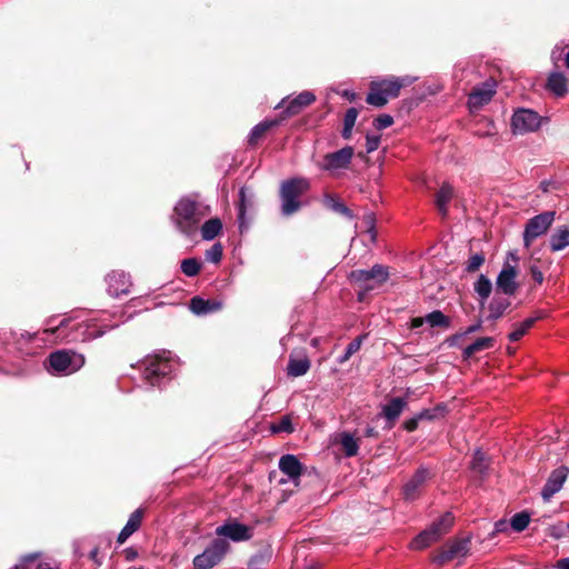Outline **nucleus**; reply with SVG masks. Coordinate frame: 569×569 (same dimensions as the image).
Listing matches in <instances>:
<instances>
[{"label": "nucleus", "instance_id": "nucleus-1", "mask_svg": "<svg viewBox=\"0 0 569 569\" xmlns=\"http://www.w3.org/2000/svg\"><path fill=\"white\" fill-rule=\"evenodd\" d=\"M117 326L112 325L102 328L96 319L80 320L78 316L64 317L56 327L44 329L43 333L56 335L54 339L60 342H84L103 336L108 330Z\"/></svg>", "mask_w": 569, "mask_h": 569}, {"label": "nucleus", "instance_id": "nucleus-2", "mask_svg": "<svg viewBox=\"0 0 569 569\" xmlns=\"http://www.w3.org/2000/svg\"><path fill=\"white\" fill-rule=\"evenodd\" d=\"M210 213V207L191 196L182 197L174 206L172 222L179 232L192 238L200 222Z\"/></svg>", "mask_w": 569, "mask_h": 569}, {"label": "nucleus", "instance_id": "nucleus-3", "mask_svg": "<svg viewBox=\"0 0 569 569\" xmlns=\"http://www.w3.org/2000/svg\"><path fill=\"white\" fill-rule=\"evenodd\" d=\"M413 81L415 78L409 76L372 81L366 101L373 107L381 108L387 104L389 99L397 98L401 88L410 86Z\"/></svg>", "mask_w": 569, "mask_h": 569}, {"label": "nucleus", "instance_id": "nucleus-4", "mask_svg": "<svg viewBox=\"0 0 569 569\" xmlns=\"http://www.w3.org/2000/svg\"><path fill=\"white\" fill-rule=\"evenodd\" d=\"M84 356L73 350H57L48 357L46 367L48 371L56 376H69L84 366Z\"/></svg>", "mask_w": 569, "mask_h": 569}, {"label": "nucleus", "instance_id": "nucleus-5", "mask_svg": "<svg viewBox=\"0 0 569 569\" xmlns=\"http://www.w3.org/2000/svg\"><path fill=\"white\" fill-rule=\"evenodd\" d=\"M309 188L310 183L306 178H293L283 181L280 188L281 213L288 217L297 212L301 207L299 198Z\"/></svg>", "mask_w": 569, "mask_h": 569}, {"label": "nucleus", "instance_id": "nucleus-6", "mask_svg": "<svg viewBox=\"0 0 569 569\" xmlns=\"http://www.w3.org/2000/svg\"><path fill=\"white\" fill-rule=\"evenodd\" d=\"M453 516L451 512H446L439 519L433 521L428 528L421 531L411 542L410 548L421 550L433 542L438 541L445 536L453 525Z\"/></svg>", "mask_w": 569, "mask_h": 569}, {"label": "nucleus", "instance_id": "nucleus-7", "mask_svg": "<svg viewBox=\"0 0 569 569\" xmlns=\"http://www.w3.org/2000/svg\"><path fill=\"white\" fill-rule=\"evenodd\" d=\"M143 379L151 386L158 385L160 378H164L173 371V363L170 353L163 351L161 355L148 356L142 361Z\"/></svg>", "mask_w": 569, "mask_h": 569}, {"label": "nucleus", "instance_id": "nucleus-8", "mask_svg": "<svg viewBox=\"0 0 569 569\" xmlns=\"http://www.w3.org/2000/svg\"><path fill=\"white\" fill-rule=\"evenodd\" d=\"M361 290L371 291L382 286L389 278V269L382 264H375L371 269L352 270L349 276Z\"/></svg>", "mask_w": 569, "mask_h": 569}, {"label": "nucleus", "instance_id": "nucleus-9", "mask_svg": "<svg viewBox=\"0 0 569 569\" xmlns=\"http://www.w3.org/2000/svg\"><path fill=\"white\" fill-rule=\"evenodd\" d=\"M517 263H518V257L513 252L508 253L507 260L503 262L502 268L500 272L497 276L496 279V291L511 297L515 296L519 284L517 282Z\"/></svg>", "mask_w": 569, "mask_h": 569}, {"label": "nucleus", "instance_id": "nucleus-10", "mask_svg": "<svg viewBox=\"0 0 569 569\" xmlns=\"http://www.w3.org/2000/svg\"><path fill=\"white\" fill-rule=\"evenodd\" d=\"M230 549L226 539H214L202 553L193 558V569H211L217 566Z\"/></svg>", "mask_w": 569, "mask_h": 569}, {"label": "nucleus", "instance_id": "nucleus-11", "mask_svg": "<svg viewBox=\"0 0 569 569\" xmlns=\"http://www.w3.org/2000/svg\"><path fill=\"white\" fill-rule=\"evenodd\" d=\"M542 117L538 112L519 108L511 117V129L515 134H525L537 131L542 123Z\"/></svg>", "mask_w": 569, "mask_h": 569}, {"label": "nucleus", "instance_id": "nucleus-12", "mask_svg": "<svg viewBox=\"0 0 569 569\" xmlns=\"http://www.w3.org/2000/svg\"><path fill=\"white\" fill-rule=\"evenodd\" d=\"M555 211H545L529 219L523 231V244L529 248L535 239L545 234L555 220Z\"/></svg>", "mask_w": 569, "mask_h": 569}, {"label": "nucleus", "instance_id": "nucleus-13", "mask_svg": "<svg viewBox=\"0 0 569 569\" xmlns=\"http://www.w3.org/2000/svg\"><path fill=\"white\" fill-rule=\"evenodd\" d=\"M497 92V81L489 78L480 84L473 87L468 96V107L470 110H478L489 103Z\"/></svg>", "mask_w": 569, "mask_h": 569}, {"label": "nucleus", "instance_id": "nucleus-14", "mask_svg": "<svg viewBox=\"0 0 569 569\" xmlns=\"http://www.w3.org/2000/svg\"><path fill=\"white\" fill-rule=\"evenodd\" d=\"M353 154V148L347 146L336 152L326 154L322 162L319 163V168L331 173L339 172L340 170H345L349 167Z\"/></svg>", "mask_w": 569, "mask_h": 569}, {"label": "nucleus", "instance_id": "nucleus-15", "mask_svg": "<svg viewBox=\"0 0 569 569\" xmlns=\"http://www.w3.org/2000/svg\"><path fill=\"white\" fill-rule=\"evenodd\" d=\"M470 549V539H457L448 542L436 556L435 561L439 565L466 557Z\"/></svg>", "mask_w": 569, "mask_h": 569}, {"label": "nucleus", "instance_id": "nucleus-16", "mask_svg": "<svg viewBox=\"0 0 569 569\" xmlns=\"http://www.w3.org/2000/svg\"><path fill=\"white\" fill-rule=\"evenodd\" d=\"M216 535L222 539L229 538L234 542H240L251 539L252 529L236 520H229L216 528Z\"/></svg>", "mask_w": 569, "mask_h": 569}, {"label": "nucleus", "instance_id": "nucleus-17", "mask_svg": "<svg viewBox=\"0 0 569 569\" xmlns=\"http://www.w3.org/2000/svg\"><path fill=\"white\" fill-rule=\"evenodd\" d=\"M432 477L431 471L420 467L403 486V496L407 500H415L421 492L427 481Z\"/></svg>", "mask_w": 569, "mask_h": 569}, {"label": "nucleus", "instance_id": "nucleus-18", "mask_svg": "<svg viewBox=\"0 0 569 569\" xmlns=\"http://www.w3.org/2000/svg\"><path fill=\"white\" fill-rule=\"evenodd\" d=\"M316 96L310 91H303L296 98L289 100L283 99L276 108H284V117L298 114L305 107L315 102Z\"/></svg>", "mask_w": 569, "mask_h": 569}, {"label": "nucleus", "instance_id": "nucleus-19", "mask_svg": "<svg viewBox=\"0 0 569 569\" xmlns=\"http://www.w3.org/2000/svg\"><path fill=\"white\" fill-rule=\"evenodd\" d=\"M568 472V468L559 467L550 473L549 478L547 479V482L545 483L541 490V496L543 500L549 501L551 497H553V495L561 490L567 479Z\"/></svg>", "mask_w": 569, "mask_h": 569}, {"label": "nucleus", "instance_id": "nucleus-20", "mask_svg": "<svg viewBox=\"0 0 569 569\" xmlns=\"http://www.w3.org/2000/svg\"><path fill=\"white\" fill-rule=\"evenodd\" d=\"M107 291L112 297L129 293L131 281L130 277L124 272L112 271L106 278Z\"/></svg>", "mask_w": 569, "mask_h": 569}, {"label": "nucleus", "instance_id": "nucleus-21", "mask_svg": "<svg viewBox=\"0 0 569 569\" xmlns=\"http://www.w3.org/2000/svg\"><path fill=\"white\" fill-rule=\"evenodd\" d=\"M37 338V333L21 332L19 337L14 339L13 352L17 357L27 358L33 357L38 353L37 347L31 346L33 340Z\"/></svg>", "mask_w": 569, "mask_h": 569}, {"label": "nucleus", "instance_id": "nucleus-22", "mask_svg": "<svg viewBox=\"0 0 569 569\" xmlns=\"http://www.w3.org/2000/svg\"><path fill=\"white\" fill-rule=\"evenodd\" d=\"M253 194H248V188L242 187L239 190V202H238V223L240 232H243L249 227V219H247V211L253 206Z\"/></svg>", "mask_w": 569, "mask_h": 569}, {"label": "nucleus", "instance_id": "nucleus-23", "mask_svg": "<svg viewBox=\"0 0 569 569\" xmlns=\"http://www.w3.org/2000/svg\"><path fill=\"white\" fill-rule=\"evenodd\" d=\"M510 305V297L496 291V295L488 303V320L496 321L500 319Z\"/></svg>", "mask_w": 569, "mask_h": 569}, {"label": "nucleus", "instance_id": "nucleus-24", "mask_svg": "<svg viewBox=\"0 0 569 569\" xmlns=\"http://www.w3.org/2000/svg\"><path fill=\"white\" fill-rule=\"evenodd\" d=\"M279 469L287 475L289 479L296 481L300 478L303 467L296 456L284 455L279 460Z\"/></svg>", "mask_w": 569, "mask_h": 569}, {"label": "nucleus", "instance_id": "nucleus-25", "mask_svg": "<svg viewBox=\"0 0 569 569\" xmlns=\"http://www.w3.org/2000/svg\"><path fill=\"white\" fill-rule=\"evenodd\" d=\"M545 317L546 313L543 311H537L533 316L513 325V330L508 335L509 341L516 342L520 340L538 320Z\"/></svg>", "mask_w": 569, "mask_h": 569}, {"label": "nucleus", "instance_id": "nucleus-26", "mask_svg": "<svg viewBox=\"0 0 569 569\" xmlns=\"http://www.w3.org/2000/svg\"><path fill=\"white\" fill-rule=\"evenodd\" d=\"M222 308V302L217 300H206L200 297H193L190 300V309L194 315L201 316L218 311Z\"/></svg>", "mask_w": 569, "mask_h": 569}, {"label": "nucleus", "instance_id": "nucleus-27", "mask_svg": "<svg viewBox=\"0 0 569 569\" xmlns=\"http://www.w3.org/2000/svg\"><path fill=\"white\" fill-rule=\"evenodd\" d=\"M407 407V400L405 398H392L387 405L382 407V416L390 421V427L399 418L403 409Z\"/></svg>", "mask_w": 569, "mask_h": 569}, {"label": "nucleus", "instance_id": "nucleus-28", "mask_svg": "<svg viewBox=\"0 0 569 569\" xmlns=\"http://www.w3.org/2000/svg\"><path fill=\"white\" fill-rule=\"evenodd\" d=\"M473 291L478 297L479 305L483 307L492 292L491 280L481 273L473 283Z\"/></svg>", "mask_w": 569, "mask_h": 569}, {"label": "nucleus", "instance_id": "nucleus-29", "mask_svg": "<svg viewBox=\"0 0 569 569\" xmlns=\"http://www.w3.org/2000/svg\"><path fill=\"white\" fill-rule=\"evenodd\" d=\"M495 342H496V340L492 337L478 338L475 342H472L471 345L467 346L462 350V358L465 360H468L473 355H476L478 352L491 349V348L495 347Z\"/></svg>", "mask_w": 569, "mask_h": 569}, {"label": "nucleus", "instance_id": "nucleus-30", "mask_svg": "<svg viewBox=\"0 0 569 569\" xmlns=\"http://www.w3.org/2000/svg\"><path fill=\"white\" fill-rule=\"evenodd\" d=\"M550 250L556 252L569 246V226L559 227L550 237Z\"/></svg>", "mask_w": 569, "mask_h": 569}, {"label": "nucleus", "instance_id": "nucleus-31", "mask_svg": "<svg viewBox=\"0 0 569 569\" xmlns=\"http://www.w3.org/2000/svg\"><path fill=\"white\" fill-rule=\"evenodd\" d=\"M453 196V188L449 183H443L436 194V206L442 217L448 213V204Z\"/></svg>", "mask_w": 569, "mask_h": 569}, {"label": "nucleus", "instance_id": "nucleus-32", "mask_svg": "<svg viewBox=\"0 0 569 569\" xmlns=\"http://www.w3.org/2000/svg\"><path fill=\"white\" fill-rule=\"evenodd\" d=\"M310 369V360L305 356L301 358L290 357L287 373L290 377H301L306 375Z\"/></svg>", "mask_w": 569, "mask_h": 569}, {"label": "nucleus", "instance_id": "nucleus-33", "mask_svg": "<svg viewBox=\"0 0 569 569\" xmlns=\"http://www.w3.org/2000/svg\"><path fill=\"white\" fill-rule=\"evenodd\" d=\"M547 88L558 97L567 93V78L561 72H552L548 77Z\"/></svg>", "mask_w": 569, "mask_h": 569}, {"label": "nucleus", "instance_id": "nucleus-34", "mask_svg": "<svg viewBox=\"0 0 569 569\" xmlns=\"http://www.w3.org/2000/svg\"><path fill=\"white\" fill-rule=\"evenodd\" d=\"M339 442L346 457H355L358 453L359 440L356 439L351 433L346 431L341 432L339 435Z\"/></svg>", "mask_w": 569, "mask_h": 569}, {"label": "nucleus", "instance_id": "nucleus-35", "mask_svg": "<svg viewBox=\"0 0 569 569\" xmlns=\"http://www.w3.org/2000/svg\"><path fill=\"white\" fill-rule=\"evenodd\" d=\"M221 230L222 223L218 218L207 220L200 229L202 239L207 241L213 240Z\"/></svg>", "mask_w": 569, "mask_h": 569}, {"label": "nucleus", "instance_id": "nucleus-36", "mask_svg": "<svg viewBox=\"0 0 569 569\" xmlns=\"http://www.w3.org/2000/svg\"><path fill=\"white\" fill-rule=\"evenodd\" d=\"M278 124V121H262L256 124L249 136V143L254 144L269 129L273 128Z\"/></svg>", "mask_w": 569, "mask_h": 569}, {"label": "nucleus", "instance_id": "nucleus-37", "mask_svg": "<svg viewBox=\"0 0 569 569\" xmlns=\"http://www.w3.org/2000/svg\"><path fill=\"white\" fill-rule=\"evenodd\" d=\"M426 322L435 328V327H443L448 328L450 326V320L447 316H445L440 310H435L426 316Z\"/></svg>", "mask_w": 569, "mask_h": 569}, {"label": "nucleus", "instance_id": "nucleus-38", "mask_svg": "<svg viewBox=\"0 0 569 569\" xmlns=\"http://www.w3.org/2000/svg\"><path fill=\"white\" fill-rule=\"evenodd\" d=\"M201 267V262L196 258H187L181 261V271L187 277H196Z\"/></svg>", "mask_w": 569, "mask_h": 569}, {"label": "nucleus", "instance_id": "nucleus-39", "mask_svg": "<svg viewBox=\"0 0 569 569\" xmlns=\"http://www.w3.org/2000/svg\"><path fill=\"white\" fill-rule=\"evenodd\" d=\"M366 336H359L353 339L346 348L345 353L338 359L339 363L347 362L352 355L359 351Z\"/></svg>", "mask_w": 569, "mask_h": 569}, {"label": "nucleus", "instance_id": "nucleus-40", "mask_svg": "<svg viewBox=\"0 0 569 569\" xmlns=\"http://www.w3.org/2000/svg\"><path fill=\"white\" fill-rule=\"evenodd\" d=\"M529 521H530V517L528 513L526 512H519V513H516L511 520H510V527L517 531V532H521L523 531L528 525H529Z\"/></svg>", "mask_w": 569, "mask_h": 569}, {"label": "nucleus", "instance_id": "nucleus-41", "mask_svg": "<svg viewBox=\"0 0 569 569\" xmlns=\"http://www.w3.org/2000/svg\"><path fill=\"white\" fill-rule=\"evenodd\" d=\"M487 467H488V465H487L486 455L481 450H476V452L473 453L472 461H471V469L475 472L482 475L487 470Z\"/></svg>", "mask_w": 569, "mask_h": 569}, {"label": "nucleus", "instance_id": "nucleus-42", "mask_svg": "<svg viewBox=\"0 0 569 569\" xmlns=\"http://www.w3.org/2000/svg\"><path fill=\"white\" fill-rule=\"evenodd\" d=\"M142 517H143L142 509L134 510L130 515V517L123 528L127 529L128 531H130L131 533L136 532L141 526Z\"/></svg>", "mask_w": 569, "mask_h": 569}, {"label": "nucleus", "instance_id": "nucleus-43", "mask_svg": "<svg viewBox=\"0 0 569 569\" xmlns=\"http://www.w3.org/2000/svg\"><path fill=\"white\" fill-rule=\"evenodd\" d=\"M485 254L481 252L473 253L466 262L465 270L469 273L476 272L485 263Z\"/></svg>", "mask_w": 569, "mask_h": 569}, {"label": "nucleus", "instance_id": "nucleus-44", "mask_svg": "<svg viewBox=\"0 0 569 569\" xmlns=\"http://www.w3.org/2000/svg\"><path fill=\"white\" fill-rule=\"evenodd\" d=\"M271 430L274 433H280V432L291 433V432H293L295 429H293L290 417L283 416L277 423H273L271 426Z\"/></svg>", "mask_w": 569, "mask_h": 569}, {"label": "nucleus", "instance_id": "nucleus-45", "mask_svg": "<svg viewBox=\"0 0 569 569\" xmlns=\"http://www.w3.org/2000/svg\"><path fill=\"white\" fill-rule=\"evenodd\" d=\"M206 259L210 262L218 263L222 258V247L220 243H214L209 250L206 251Z\"/></svg>", "mask_w": 569, "mask_h": 569}, {"label": "nucleus", "instance_id": "nucleus-46", "mask_svg": "<svg viewBox=\"0 0 569 569\" xmlns=\"http://www.w3.org/2000/svg\"><path fill=\"white\" fill-rule=\"evenodd\" d=\"M328 204H329V207H330L333 211H336V212H338V213H340V214H342V216H346V217H348V218H351V217H352V213H351L350 209H349L345 203H342L341 201H339V200H337V199L331 198V199L329 200V203H328Z\"/></svg>", "mask_w": 569, "mask_h": 569}, {"label": "nucleus", "instance_id": "nucleus-47", "mask_svg": "<svg viewBox=\"0 0 569 569\" xmlns=\"http://www.w3.org/2000/svg\"><path fill=\"white\" fill-rule=\"evenodd\" d=\"M393 123V118L389 114H380L379 117H377L373 121V127L377 129V130H383V129H387L389 127H391Z\"/></svg>", "mask_w": 569, "mask_h": 569}, {"label": "nucleus", "instance_id": "nucleus-48", "mask_svg": "<svg viewBox=\"0 0 569 569\" xmlns=\"http://www.w3.org/2000/svg\"><path fill=\"white\" fill-rule=\"evenodd\" d=\"M566 525H552L549 527V536L555 539H561L567 536Z\"/></svg>", "mask_w": 569, "mask_h": 569}, {"label": "nucleus", "instance_id": "nucleus-49", "mask_svg": "<svg viewBox=\"0 0 569 569\" xmlns=\"http://www.w3.org/2000/svg\"><path fill=\"white\" fill-rule=\"evenodd\" d=\"M357 117H358V110L356 108L348 109L345 114V118H343V126L350 127L353 129Z\"/></svg>", "mask_w": 569, "mask_h": 569}, {"label": "nucleus", "instance_id": "nucleus-50", "mask_svg": "<svg viewBox=\"0 0 569 569\" xmlns=\"http://www.w3.org/2000/svg\"><path fill=\"white\" fill-rule=\"evenodd\" d=\"M380 144V137L378 136H370L368 134L366 137V149H367V152H373L375 150L378 149Z\"/></svg>", "mask_w": 569, "mask_h": 569}, {"label": "nucleus", "instance_id": "nucleus-51", "mask_svg": "<svg viewBox=\"0 0 569 569\" xmlns=\"http://www.w3.org/2000/svg\"><path fill=\"white\" fill-rule=\"evenodd\" d=\"M510 527V521L508 522L507 520H498L496 523H495V527H493V532L492 535H497V533H500V532H506Z\"/></svg>", "mask_w": 569, "mask_h": 569}, {"label": "nucleus", "instance_id": "nucleus-52", "mask_svg": "<svg viewBox=\"0 0 569 569\" xmlns=\"http://www.w3.org/2000/svg\"><path fill=\"white\" fill-rule=\"evenodd\" d=\"M420 419L418 416H415L408 420L405 421L403 427L407 431L412 432L418 428Z\"/></svg>", "mask_w": 569, "mask_h": 569}, {"label": "nucleus", "instance_id": "nucleus-53", "mask_svg": "<svg viewBox=\"0 0 569 569\" xmlns=\"http://www.w3.org/2000/svg\"><path fill=\"white\" fill-rule=\"evenodd\" d=\"M530 274L536 283L541 284L543 282V273L538 267H530Z\"/></svg>", "mask_w": 569, "mask_h": 569}, {"label": "nucleus", "instance_id": "nucleus-54", "mask_svg": "<svg viewBox=\"0 0 569 569\" xmlns=\"http://www.w3.org/2000/svg\"><path fill=\"white\" fill-rule=\"evenodd\" d=\"M463 337H466V336L463 335V332L455 333L453 336H451V337H449V338L447 339V343H448L450 347H456V346H458V345H459V341H460Z\"/></svg>", "mask_w": 569, "mask_h": 569}, {"label": "nucleus", "instance_id": "nucleus-55", "mask_svg": "<svg viewBox=\"0 0 569 569\" xmlns=\"http://www.w3.org/2000/svg\"><path fill=\"white\" fill-rule=\"evenodd\" d=\"M482 327V321L481 320H478L476 323L469 326L463 332L465 336H468V335H471V333H475L477 331H479Z\"/></svg>", "mask_w": 569, "mask_h": 569}, {"label": "nucleus", "instance_id": "nucleus-56", "mask_svg": "<svg viewBox=\"0 0 569 569\" xmlns=\"http://www.w3.org/2000/svg\"><path fill=\"white\" fill-rule=\"evenodd\" d=\"M132 533L130 531H128L127 529L122 528V530L120 531V533L118 535V543L122 545L127 541V539L131 536Z\"/></svg>", "mask_w": 569, "mask_h": 569}, {"label": "nucleus", "instance_id": "nucleus-57", "mask_svg": "<svg viewBox=\"0 0 569 569\" xmlns=\"http://www.w3.org/2000/svg\"><path fill=\"white\" fill-rule=\"evenodd\" d=\"M417 416L419 417L420 420H431L435 418L433 411L428 409L422 410Z\"/></svg>", "mask_w": 569, "mask_h": 569}, {"label": "nucleus", "instance_id": "nucleus-58", "mask_svg": "<svg viewBox=\"0 0 569 569\" xmlns=\"http://www.w3.org/2000/svg\"><path fill=\"white\" fill-rule=\"evenodd\" d=\"M556 569H569V557L559 559L556 565Z\"/></svg>", "mask_w": 569, "mask_h": 569}, {"label": "nucleus", "instance_id": "nucleus-59", "mask_svg": "<svg viewBox=\"0 0 569 569\" xmlns=\"http://www.w3.org/2000/svg\"><path fill=\"white\" fill-rule=\"evenodd\" d=\"M562 58V49L556 47L551 52V59L555 63H557Z\"/></svg>", "mask_w": 569, "mask_h": 569}, {"label": "nucleus", "instance_id": "nucleus-60", "mask_svg": "<svg viewBox=\"0 0 569 569\" xmlns=\"http://www.w3.org/2000/svg\"><path fill=\"white\" fill-rule=\"evenodd\" d=\"M426 322V317H417L411 320V328L416 329L421 327Z\"/></svg>", "mask_w": 569, "mask_h": 569}, {"label": "nucleus", "instance_id": "nucleus-61", "mask_svg": "<svg viewBox=\"0 0 569 569\" xmlns=\"http://www.w3.org/2000/svg\"><path fill=\"white\" fill-rule=\"evenodd\" d=\"M352 133V128L343 126V129L341 131V136L343 139H349Z\"/></svg>", "mask_w": 569, "mask_h": 569}, {"label": "nucleus", "instance_id": "nucleus-62", "mask_svg": "<svg viewBox=\"0 0 569 569\" xmlns=\"http://www.w3.org/2000/svg\"><path fill=\"white\" fill-rule=\"evenodd\" d=\"M0 372L6 375H14L17 373V370L14 368H9L7 366H0Z\"/></svg>", "mask_w": 569, "mask_h": 569}, {"label": "nucleus", "instance_id": "nucleus-63", "mask_svg": "<svg viewBox=\"0 0 569 569\" xmlns=\"http://www.w3.org/2000/svg\"><path fill=\"white\" fill-rule=\"evenodd\" d=\"M342 97L347 98L349 101H353L356 99V93L350 90H345L342 92Z\"/></svg>", "mask_w": 569, "mask_h": 569}, {"label": "nucleus", "instance_id": "nucleus-64", "mask_svg": "<svg viewBox=\"0 0 569 569\" xmlns=\"http://www.w3.org/2000/svg\"><path fill=\"white\" fill-rule=\"evenodd\" d=\"M365 435L367 437H377L378 432H377V430L373 427H367L366 430H365Z\"/></svg>", "mask_w": 569, "mask_h": 569}]
</instances>
